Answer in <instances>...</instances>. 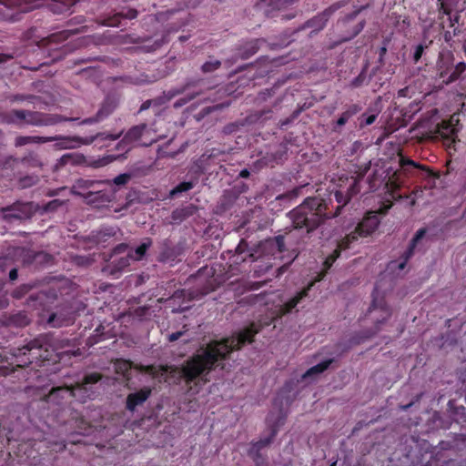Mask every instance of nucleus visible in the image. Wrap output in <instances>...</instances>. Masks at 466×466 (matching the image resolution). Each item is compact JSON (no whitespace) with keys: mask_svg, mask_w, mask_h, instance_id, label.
<instances>
[{"mask_svg":"<svg viewBox=\"0 0 466 466\" xmlns=\"http://www.w3.org/2000/svg\"><path fill=\"white\" fill-rule=\"evenodd\" d=\"M259 330L260 325L252 322L236 335L208 342L187 358L180 367L167 368L170 369V373L177 374L185 382L189 391L198 393L201 387L209 381V373L218 367L224 369L223 361L228 358L229 354L251 343ZM167 368L165 369L166 371Z\"/></svg>","mask_w":466,"mask_h":466,"instance_id":"1","label":"nucleus"},{"mask_svg":"<svg viewBox=\"0 0 466 466\" xmlns=\"http://www.w3.org/2000/svg\"><path fill=\"white\" fill-rule=\"evenodd\" d=\"M334 198L339 205L333 214L327 212L328 207L323 198L318 197L307 198L299 206L289 213L293 227L305 229L307 233H311L326 219L338 217L342 208L350 202V196L337 190L334 193Z\"/></svg>","mask_w":466,"mask_h":466,"instance_id":"2","label":"nucleus"},{"mask_svg":"<svg viewBox=\"0 0 466 466\" xmlns=\"http://www.w3.org/2000/svg\"><path fill=\"white\" fill-rule=\"evenodd\" d=\"M48 346L46 339L38 337L21 348L12 350L8 366H0V376H7L14 372L15 368L27 367L34 362L49 361L52 355Z\"/></svg>","mask_w":466,"mask_h":466,"instance_id":"3","label":"nucleus"},{"mask_svg":"<svg viewBox=\"0 0 466 466\" xmlns=\"http://www.w3.org/2000/svg\"><path fill=\"white\" fill-rule=\"evenodd\" d=\"M77 118L63 117L59 115L46 114L38 111L12 109L5 115V122L7 124L23 127L25 125L34 127L54 126L63 121H75Z\"/></svg>","mask_w":466,"mask_h":466,"instance_id":"4","label":"nucleus"},{"mask_svg":"<svg viewBox=\"0 0 466 466\" xmlns=\"http://www.w3.org/2000/svg\"><path fill=\"white\" fill-rule=\"evenodd\" d=\"M349 248H344L342 246V238H341L338 242L337 248L324 260L323 268H322L321 271L318 273V275L314 278V279L312 281H310L307 285V287L302 289L293 298H291L287 302H285L283 305H281L279 309L278 315L279 317H282V316H285V315L290 313L304 298L308 297L309 291L311 289V288L314 286V284L316 282L321 281L326 277L329 270L333 266L334 262L337 260V258H339L341 251L349 249Z\"/></svg>","mask_w":466,"mask_h":466,"instance_id":"5","label":"nucleus"},{"mask_svg":"<svg viewBox=\"0 0 466 466\" xmlns=\"http://www.w3.org/2000/svg\"><path fill=\"white\" fill-rule=\"evenodd\" d=\"M391 207L392 203L387 201V203H383L377 211L367 212L361 221L358 223L355 229L342 238V246L344 248H350L360 238L370 236L375 232L380 223L378 214L386 215Z\"/></svg>","mask_w":466,"mask_h":466,"instance_id":"6","label":"nucleus"},{"mask_svg":"<svg viewBox=\"0 0 466 466\" xmlns=\"http://www.w3.org/2000/svg\"><path fill=\"white\" fill-rule=\"evenodd\" d=\"M466 71V63L454 64V55L450 50L440 52L436 62V77L445 85L457 81Z\"/></svg>","mask_w":466,"mask_h":466,"instance_id":"7","label":"nucleus"},{"mask_svg":"<svg viewBox=\"0 0 466 466\" xmlns=\"http://www.w3.org/2000/svg\"><path fill=\"white\" fill-rule=\"evenodd\" d=\"M122 132L118 134H110V133H105L100 132L96 133L94 136H88V137H78V136H67V137H57L55 136V139L53 141H56V147L58 149H72V148H77L82 145H91L95 142L97 144L104 143L106 141H115L117 140Z\"/></svg>","mask_w":466,"mask_h":466,"instance_id":"8","label":"nucleus"},{"mask_svg":"<svg viewBox=\"0 0 466 466\" xmlns=\"http://www.w3.org/2000/svg\"><path fill=\"white\" fill-rule=\"evenodd\" d=\"M128 245L121 243L116 246L110 255L108 263L104 268V271L113 277H117L126 268L130 265L133 254L127 253Z\"/></svg>","mask_w":466,"mask_h":466,"instance_id":"9","label":"nucleus"},{"mask_svg":"<svg viewBox=\"0 0 466 466\" xmlns=\"http://www.w3.org/2000/svg\"><path fill=\"white\" fill-rule=\"evenodd\" d=\"M35 211L32 202L15 201L11 205L0 207V216L6 222L28 219Z\"/></svg>","mask_w":466,"mask_h":466,"instance_id":"10","label":"nucleus"},{"mask_svg":"<svg viewBox=\"0 0 466 466\" xmlns=\"http://www.w3.org/2000/svg\"><path fill=\"white\" fill-rule=\"evenodd\" d=\"M151 131L156 132L146 123L131 127L124 135L123 138L117 143L116 149L126 153L128 152L135 143L139 142L144 137H147Z\"/></svg>","mask_w":466,"mask_h":466,"instance_id":"11","label":"nucleus"},{"mask_svg":"<svg viewBox=\"0 0 466 466\" xmlns=\"http://www.w3.org/2000/svg\"><path fill=\"white\" fill-rule=\"evenodd\" d=\"M357 15L358 12L354 11L338 21V26H340L341 28L344 29L338 44L350 41L364 29L366 25V21L364 19L357 24L352 25Z\"/></svg>","mask_w":466,"mask_h":466,"instance_id":"12","label":"nucleus"},{"mask_svg":"<svg viewBox=\"0 0 466 466\" xmlns=\"http://www.w3.org/2000/svg\"><path fill=\"white\" fill-rule=\"evenodd\" d=\"M118 106V99L113 95H107L94 116L83 119L79 125H91L102 122L112 115Z\"/></svg>","mask_w":466,"mask_h":466,"instance_id":"13","label":"nucleus"},{"mask_svg":"<svg viewBox=\"0 0 466 466\" xmlns=\"http://www.w3.org/2000/svg\"><path fill=\"white\" fill-rule=\"evenodd\" d=\"M461 0H437L438 18L448 16L449 26L452 27L461 18L458 5Z\"/></svg>","mask_w":466,"mask_h":466,"instance_id":"14","label":"nucleus"},{"mask_svg":"<svg viewBox=\"0 0 466 466\" xmlns=\"http://www.w3.org/2000/svg\"><path fill=\"white\" fill-rule=\"evenodd\" d=\"M458 124L459 119H455L452 116L449 120H442L438 124L436 133L448 145L454 144L458 138L459 128L456 127Z\"/></svg>","mask_w":466,"mask_h":466,"instance_id":"15","label":"nucleus"},{"mask_svg":"<svg viewBox=\"0 0 466 466\" xmlns=\"http://www.w3.org/2000/svg\"><path fill=\"white\" fill-rule=\"evenodd\" d=\"M277 433L278 426H272L269 436L252 443V446L248 451V454L253 459L257 466H262L264 464L265 458L261 455L260 451L268 447L273 441Z\"/></svg>","mask_w":466,"mask_h":466,"instance_id":"16","label":"nucleus"},{"mask_svg":"<svg viewBox=\"0 0 466 466\" xmlns=\"http://www.w3.org/2000/svg\"><path fill=\"white\" fill-rule=\"evenodd\" d=\"M335 10L336 8L334 6L326 8L321 13H319L312 18L306 21L299 29L303 30L306 28H312L311 34L319 32L326 26L329 19L335 12Z\"/></svg>","mask_w":466,"mask_h":466,"instance_id":"17","label":"nucleus"},{"mask_svg":"<svg viewBox=\"0 0 466 466\" xmlns=\"http://www.w3.org/2000/svg\"><path fill=\"white\" fill-rule=\"evenodd\" d=\"M15 254L22 256L23 263L26 265L49 264L53 260V257L46 252L33 251L24 248L21 250H16Z\"/></svg>","mask_w":466,"mask_h":466,"instance_id":"18","label":"nucleus"},{"mask_svg":"<svg viewBox=\"0 0 466 466\" xmlns=\"http://www.w3.org/2000/svg\"><path fill=\"white\" fill-rule=\"evenodd\" d=\"M69 398H77L76 389L73 385L53 388L46 397V400L55 405H62L64 400Z\"/></svg>","mask_w":466,"mask_h":466,"instance_id":"19","label":"nucleus"},{"mask_svg":"<svg viewBox=\"0 0 466 466\" xmlns=\"http://www.w3.org/2000/svg\"><path fill=\"white\" fill-rule=\"evenodd\" d=\"M152 389L145 386L138 390L129 393L126 399V409L134 412L138 406H142L151 396Z\"/></svg>","mask_w":466,"mask_h":466,"instance_id":"20","label":"nucleus"},{"mask_svg":"<svg viewBox=\"0 0 466 466\" xmlns=\"http://www.w3.org/2000/svg\"><path fill=\"white\" fill-rule=\"evenodd\" d=\"M20 163L27 167H41L43 166L42 159L38 153L28 151L23 157L17 158L12 156L6 157L4 161L5 167H11L14 164Z\"/></svg>","mask_w":466,"mask_h":466,"instance_id":"21","label":"nucleus"},{"mask_svg":"<svg viewBox=\"0 0 466 466\" xmlns=\"http://www.w3.org/2000/svg\"><path fill=\"white\" fill-rule=\"evenodd\" d=\"M362 107L360 104H350L344 107V110L339 116L338 119L331 123L333 132L340 133L342 127L350 122L353 116L361 111Z\"/></svg>","mask_w":466,"mask_h":466,"instance_id":"22","label":"nucleus"},{"mask_svg":"<svg viewBox=\"0 0 466 466\" xmlns=\"http://www.w3.org/2000/svg\"><path fill=\"white\" fill-rule=\"evenodd\" d=\"M101 379L102 375L99 372H91L86 374L81 381L73 385L80 401L84 402L86 398L89 396L87 386L97 383Z\"/></svg>","mask_w":466,"mask_h":466,"instance_id":"23","label":"nucleus"},{"mask_svg":"<svg viewBox=\"0 0 466 466\" xmlns=\"http://www.w3.org/2000/svg\"><path fill=\"white\" fill-rule=\"evenodd\" d=\"M377 293H378V288L377 286L374 288V290L372 292V302L370 306V309L369 310L371 311V310H374L376 309H380L383 312V317L381 318V319L378 320L376 322V330L373 331L371 334H368L365 336V338H370L372 334L376 333L377 331H379L380 328H379V325L383 323L384 321H386L391 315V311H390V307L386 304L384 299H378L377 298Z\"/></svg>","mask_w":466,"mask_h":466,"instance_id":"24","label":"nucleus"},{"mask_svg":"<svg viewBox=\"0 0 466 466\" xmlns=\"http://www.w3.org/2000/svg\"><path fill=\"white\" fill-rule=\"evenodd\" d=\"M1 323L7 327L23 328L30 323V319L25 311H17L4 315Z\"/></svg>","mask_w":466,"mask_h":466,"instance_id":"25","label":"nucleus"},{"mask_svg":"<svg viewBox=\"0 0 466 466\" xmlns=\"http://www.w3.org/2000/svg\"><path fill=\"white\" fill-rule=\"evenodd\" d=\"M179 248L175 246L171 240L166 238L160 245V252L158 254V260L160 262L174 261L179 255Z\"/></svg>","mask_w":466,"mask_h":466,"instance_id":"26","label":"nucleus"},{"mask_svg":"<svg viewBox=\"0 0 466 466\" xmlns=\"http://www.w3.org/2000/svg\"><path fill=\"white\" fill-rule=\"evenodd\" d=\"M137 16V11L134 8H129L127 11L122 10L121 12L116 13L111 16L104 18L100 24L106 26H119L121 25V19H134Z\"/></svg>","mask_w":466,"mask_h":466,"instance_id":"27","label":"nucleus"},{"mask_svg":"<svg viewBox=\"0 0 466 466\" xmlns=\"http://www.w3.org/2000/svg\"><path fill=\"white\" fill-rule=\"evenodd\" d=\"M263 42V39H252L246 42L238 48L237 58H240L242 60L248 59L258 51L260 44Z\"/></svg>","mask_w":466,"mask_h":466,"instance_id":"28","label":"nucleus"},{"mask_svg":"<svg viewBox=\"0 0 466 466\" xmlns=\"http://www.w3.org/2000/svg\"><path fill=\"white\" fill-rule=\"evenodd\" d=\"M99 184L97 181L86 180V179H79L76 181L74 188L77 190V194L83 196L85 198L90 199L94 194L98 193V191H94L95 187Z\"/></svg>","mask_w":466,"mask_h":466,"instance_id":"29","label":"nucleus"},{"mask_svg":"<svg viewBox=\"0 0 466 466\" xmlns=\"http://www.w3.org/2000/svg\"><path fill=\"white\" fill-rule=\"evenodd\" d=\"M56 137H45L40 136H18L15 137L14 145L15 147H21L28 144H44L52 142Z\"/></svg>","mask_w":466,"mask_h":466,"instance_id":"30","label":"nucleus"},{"mask_svg":"<svg viewBox=\"0 0 466 466\" xmlns=\"http://www.w3.org/2000/svg\"><path fill=\"white\" fill-rule=\"evenodd\" d=\"M200 81V79H187L182 86L173 87L165 92V96L167 97V100H171L175 96L186 93L191 87L197 86Z\"/></svg>","mask_w":466,"mask_h":466,"instance_id":"31","label":"nucleus"},{"mask_svg":"<svg viewBox=\"0 0 466 466\" xmlns=\"http://www.w3.org/2000/svg\"><path fill=\"white\" fill-rule=\"evenodd\" d=\"M82 32L81 29H66L54 34H51L46 37V41L48 44H60L66 41L69 36L73 35H76Z\"/></svg>","mask_w":466,"mask_h":466,"instance_id":"32","label":"nucleus"},{"mask_svg":"<svg viewBox=\"0 0 466 466\" xmlns=\"http://www.w3.org/2000/svg\"><path fill=\"white\" fill-rule=\"evenodd\" d=\"M439 20L441 21V26L443 29V39L446 43H450L452 38L461 32V30L458 26H455L457 23H455L452 27H450L448 16L446 15H442V19Z\"/></svg>","mask_w":466,"mask_h":466,"instance_id":"33","label":"nucleus"},{"mask_svg":"<svg viewBox=\"0 0 466 466\" xmlns=\"http://www.w3.org/2000/svg\"><path fill=\"white\" fill-rule=\"evenodd\" d=\"M0 5L7 11L17 8L21 13L28 12L31 8L26 0H0Z\"/></svg>","mask_w":466,"mask_h":466,"instance_id":"34","label":"nucleus"},{"mask_svg":"<svg viewBox=\"0 0 466 466\" xmlns=\"http://www.w3.org/2000/svg\"><path fill=\"white\" fill-rule=\"evenodd\" d=\"M265 247L272 250H277L279 253H283L287 250L285 246V236L278 235L274 238L266 239Z\"/></svg>","mask_w":466,"mask_h":466,"instance_id":"35","label":"nucleus"},{"mask_svg":"<svg viewBox=\"0 0 466 466\" xmlns=\"http://www.w3.org/2000/svg\"><path fill=\"white\" fill-rule=\"evenodd\" d=\"M195 208L188 206L181 208H176L172 211L171 218L175 223H180L193 215Z\"/></svg>","mask_w":466,"mask_h":466,"instance_id":"36","label":"nucleus"},{"mask_svg":"<svg viewBox=\"0 0 466 466\" xmlns=\"http://www.w3.org/2000/svg\"><path fill=\"white\" fill-rule=\"evenodd\" d=\"M248 247V242L244 239H241L236 248V254L233 256L234 263L244 262L246 260L247 257L253 259L254 255L252 253L243 256V254L246 253Z\"/></svg>","mask_w":466,"mask_h":466,"instance_id":"37","label":"nucleus"},{"mask_svg":"<svg viewBox=\"0 0 466 466\" xmlns=\"http://www.w3.org/2000/svg\"><path fill=\"white\" fill-rule=\"evenodd\" d=\"M426 232H427V230H426L425 228H420L416 232V234L414 235V237L412 238V239H411V241L410 243V246H409L408 249L405 251V260H408L413 255L414 248H415L417 243L422 238H424Z\"/></svg>","mask_w":466,"mask_h":466,"instance_id":"38","label":"nucleus"},{"mask_svg":"<svg viewBox=\"0 0 466 466\" xmlns=\"http://www.w3.org/2000/svg\"><path fill=\"white\" fill-rule=\"evenodd\" d=\"M222 66V62L218 59L214 58L213 56H209V59L207 60L200 67V70L203 74H211L218 69H219Z\"/></svg>","mask_w":466,"mask_h":466,"instance_id":"39","label":"nucleus"},{"mask_svg":"<svg viewBox=\"0 0 466 466\" xmlns=\"http://www.w3.org/2000/svg\"><path fill=\"white\" fill-rule=\"evenodd\" d=\"M332 363V360H326L321 361L320 363L311 367L309 369L306 373L303 375V378L310 377L314 374H319L329 369L330 364Z\"/></svg>","mask_w":466,"mask_h":466,"instance_id":"40","label":"nucleus"},{"mask_svg":"<svg viewBox=\"0 0 466 466\" xmlns=\"http://www.w3.org/2000/svg\"><path fill=\"white\" fill-rule=\"evenodd\" d=\"M47 323L53 328H59L62 326H66L68 324V320L62 317L60 314L55 312L50 314L47 319Z\"/></svg>","mask_w":466,"mask_h":466,"instance_id":"41","label":"nucleus"},{"mask_svg":"<svg viewBox=\"0 0 466 466\" xmlns=\"http://www.w3.org/2000/svg\"><path fill=\"white\" fill-rule=\"evenodd\" d=\"M151 239L147 238L146 242H143L134 251H131L130 253L133 254L132 260H140L145 256L148 248L151 246Z\"/></svg>","mask_w":466,"mask_h":466,"instance_id":"42","label":"nucleus"},{"mask_svg":"<svg viewBox=\"0 0 466 466\" xmlns=\"http://www.w3.org/2000/svg\"><path fill=\"white\" fill-rule=\"evenodd\" d=\"M369 83V80H368V77H367V67H364L360 73L351 80L350 82V86L352 88H358L361 86H363L364 84H368Z\"/></svg>","mask_w":466,"mask_h":466,"instance_id":"43","label":"nucleus"},{"mask_svg":"<svg viewBox=\"0 0 466 466\" xmlns=\"http://www.w3.org/2000/svg\"><path fill=\"white\" fill-rule=\"evenodd\" d=\"M195 184L191 181H184L177 185L171 191L170 196L174 197L180 193L187 192L194 187Z\"/></svg>","mask_w":466,"mask_h":466,"instance_id":"44","label":"nucleus"},{"mask_svg":"<svg viewBox=\"0 0 466 466\" xmlns=\"http://www.w3.org/2000/svg\"><path fill=\"white\" fill-rule=\"evenodd\" d=\"M82 158H83L82 155L68 153V154L63 155L60 157L59 164L61 166H65L69 163L78 164Z\"/></svg>","mask_w":466,"mask_h":466,"instance_id":"45","label":"nucleus"},{"mask_svg":"<svg viewBox=\"0 0 466 466\" xmlns=\"http://www.w3.org/2000/svg\"><path fill=\"white\" fill-rule=\"evenodd\" d=\"M200 94H201V91H195V92L187 94L184 97H180L174 103V107L179 108V107L185 106L191 100L195 99Z\"/></svg>","mask_w":466,"mask_h":466,"instance_id":"46","label":"nucleus"},{"mask_svg":"<svg viewBox=\"0 0 466 466\" xmlns=\"http://www.w3.org/2000/svg\"><path fill=\"white\" fill-rule=\"evenodd\" d=\"M76 0H66V2L62 3L61 5L55 3L52 5V10L55 13H63V12L68 11L71 6L76 5Z\"/></svg>","mask_w":466,"mask_h":466,"instance_id":"47","label":"nucleus"},{"mask_svg":"<svg viewBox=\"0 0 466 466\" xmlns=\"http://www.w3.org/2000/svg\"><path fill=\"white\" fill-rule=\"evenodd\" d=\"M116 235V230L114 228H106L101 229L97 234V241H106L107 238L114 237Z\"/></svg>","mask_w":466,"mask_h":466,"instance_id":"48","label":"nucleus"},{"mask_svg":"<svg viewBox=\"0 0 466 466\" xmlns=\"http://www.w3.org/2000/svg\"><path fill=\"white\" fill-rule=\"evenodd\" d=\"M8 98L11 102H23V101L33 102V100L35 98V96L15 94V95H11Z\"/></svg>","mask_w":466,"mask_h":466,"instance_id":"49","label":"nucleus"},{"mask_svg":"<svg viewBox=\"0 0 466 466\" xmlns=\"http://www.w3.org/2000/svg\"><path fill=\"white\" fill-rule=\"evenodd\" d=\"M130 179H131V175L130 174L123 173V174H120V175L116 176L113 179V182L116 186H124V185L127 184L130 181Z\"/></svg>","mask_w":466,"mask_h":466,"instance_id":"50","label":"nucleus"},{"mask_svg":"<svg viewBox=\"0 0 466 466\" xmlns=\"http://www.w3.org/2000/svg\"><path fill=\"white\" fill-rule=\"evenodd\" d=\"M400 166L401 167L405 170V171H408L409 170V167H416V168H420V169H423L424 167L416 163L415 161L411 160V159H404V158H401L400 159Z\"/></svg>","mask_w":466,"mask_h":466,"instance_id":"51","label":"nucleus"},{"mask_svg":"<svg viewBox=\"0 0 466 466\" xmlns=\"http://www.w3.org/2000/svg\"><path fill=\"white\" fill-rule=\"evenodd\" d=\"M377 118V115L373 114V115H370L368 116H365V115H362L361 116V121H360V127H366V126H370V125H372L375 120Z\"/></svg>","mask_w":466,"mask_h":466,"instance_id":"52","label":"nucleus"},{"mask_svg":"<svg viewBox=\"0 0 466 466\" xmlns=\"http://www.w3.org/2000/svg\"><path fill=\"white\" fill-rule=\"evenodd\" d=\"M424 52V46L420 44L416 46L414 53H413V61L414 63H418L420 59L421 58Z\"/></svg>","mask_w":466,"mask_h":466,"instance_id":"53","label":"nucleus"},{"mask_svg":"<svg viewBox=\"0 0 466 466\" xmlns=\"http://www.w3.org/2000/svg\"><path fill=\"white\" fill-rule=\"evenodd\" d=\"M137 369L141 372L148 373L150 375H155L157 372V369L154 365H139Z\"/></svg>","mask_w":466,"mask_h":466,"instance_id":"54","label":"nucleus"},{"mask_svg":"<svg viewBox=\"0 0 466 466\" xmlns=\"http://www.w3.org/2000/svg\"><path fill=\"white\" fill-rule=\"evenodd\" d=\"M359 192H360V185H359L358 180L355 179L346 193H347V195L350 196V198H351L353 196L357 195Z\"/></svg>","mask_w":466,"mask_h":466,"instance_id":"55","label":"nucleus"},{"mask_svg":"<svg viewBox=\"0 0 466 466\" xmlns=\"http://www.w3.org/2000/svg\"><path fill=\"white\" fill-rule=\"evenodd\" d=\"M17 16V14H14V13H5V12H2V10L0 9V20H5V21H15L17 20L18 18L16 17Z\"/></svg>","mask_w":466,"mask_h":466,"instance_id":"56","label":"nucleus"},{"mask_svg":"<svg viewBox=\"0 0 466 466\" xmlns=\"http://www.w3.org/2000/svg\"><path fill=\"white\" fill-rule=\"evenodd\" d=\"M238 125L230 123L223 127V133L226 135L232 134L238 130Z\"/></svg>","mask_w":466,"mask_h":466,"instance_id":"57","label":"nucleus"},{"mask_svg":"<svg viewBox=\"0 0 466 466\" xmlns=\"http://www.w3.org/2000/svg\"><path fill=\"white\" fill-rule=\"evenodd\" d=\"M183 335L182 331L173 332L168 335L167 339L169 342L177 341Z\"/></svg>","mask_w":466,"mask_h":466,"instance_id":"58","label":"nucleus"},{"mask_svg":"<svg viewBox=\"0 0 466 466\" xmlns=\"http://www.w3.org/2000/svg\"><path fill=\"white\" fill-rule=\"evenodd\" d=\"M152 104H153V100H151V99L144 101L142 103V105L140 106L138 112L147 110L152 106Z\"/></svg>","mask_w":466,"mask_h":466,"instance_id":"59","label":"nucleus"},{"mask_svg":"<svg viewBox=\"0 0 466 466\" xmlns=\"http://www.w3.org/2000/svg\"><path fill=\"white\" fill-rule=\"evenodd\" d=\"M18 278V270L17 268H14L9 271V279L11 281L15 280Z\"/></svg>","mask_w":466,"mask_h":466,"instance_id":"60","label":"nucleus"},{"mask_svg":"<svg viewBox=\"0 0 466 466\" xmlns=\"http://www.w3.org/2000/svg\"><path fill=\"white\" fill-rule=\"evenodd\" d=\"M13 59L12 55L8 54H0V64L6 63L7 61Z\"/></svg>","mask_w":466,"mask_h":466,"instance_id":"61","label":"nucleus"},{"mask_svg":"<svg viewBox=\"0 0 466 466\" xmlns=\"http://www.w3.org/2000/svg\"><path fill=\"white\" fill-rule=\"evenodd\" d=\"M131 362L128 360H124L121 365L119 366V369H123L124 370H128L130 369Z\"/></svg>","mask_w":466,"mask_h":466,"instance_id":"62","label":"nucleus"},{"mask_svg":"<svg viewBox=\"0 0 466 466\" xmlns=\"http://www.w3.org/2000/svg\"><path fill=\"white\" fill-rule=\"evenodd\" d=\"M89 262V259L86 257H78L76 258V263L77 264H85V263H88Z\"/></svg>","mask_w":466,"mask_h":466,"instance_id":"63","label":"nucleus"},{"mask_svg":"<svg viewBox=\"0 0 466 466\" xmlns=\"http://www.w3.org/2000/svg\"><path fill=\"white\" fill-rule=\"evenodd\" d=\"M386 53H387V47L386 46L380 47V52H379L380 58L381 59L386 55Z\"/></svg>","mask_w":466,"mask_h":466,"instance_id":"64","label":"nucleus"}]
</instances>
